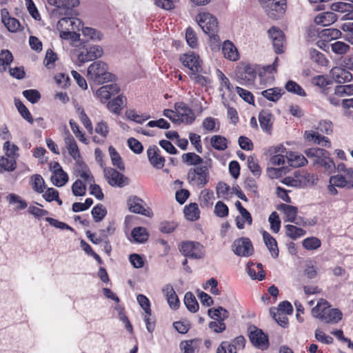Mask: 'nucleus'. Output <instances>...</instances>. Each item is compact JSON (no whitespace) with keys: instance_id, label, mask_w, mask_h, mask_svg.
I'll return each mask as SVG.
<instances>
[{"instance_id":"26","label":"nucleus","mask_w":353,"mask_h":353,"mask_svg":"<svg viewBox=\"0 0 353 353\" xmlns=\"http://www.w3.org/2000/svg\"><path fill=\"white\" fill-rule=\"evenodd\" d=\"M259 121L261 129L265 132L270 133L273 123V117L268 111H262L259 114Z\"/></svg>"},{"instance_id":"42","label":"nucleus","mask_w":353,"mask_h":353,"mask_svg":"<svg viewBox=\"0 0 353 353\" xmlns=\"http://www.w3.org/2000/svg\"><path fill=\"white\" fill-rule=\"evenodd\" d=\"M82 32L84 37H86L88 39L92 41H101L103 38V34L100 31H98L94 28L85 27L83 26L81 27Z\"/></svg>"},{"instance_id":"47","label":"nucleus","mask_w":353,"mask_h":353,"mask_svg":"<svg viewBox=\"0 0 353 353\" xmlns=\"http://www.w3.org/2000/svg\"><path fill=\"white\" fill-rule=\"evenodd\" d=\"M7 201H8L10 204H16L15 209L16 210H22L25 209L27 207V203L24 200H22L21 197L15 194H9L7 197Z\"/></svg>"},{"instance_id":"32","label":"nucleus","mask_w":353,"mask_h":353,"mask_svg":"<svg viewBox=\"0 0 353 353\" xmlns=\"http://www.w3.org/2000/svg\"><path fill=\"white\" fill-rule=\"evenodd\" d=\"M289 165L298 168L304 165L307 163L306 159L301 154L296 152H290L286 156Z\"/></svg>"},{"instance_id":"35","label":"nucleus","mask_w":353,"mask_h":353,"mask_svg":"<svg viewBox=\"0 0 353 353\" xmlns=\"http://www.w3.org/2000/svg\"><path fill=\"white\" fill-rule=\"evenodd\" d=\"M330 48L332 52L337 55L346 54L350 50V45L341 41H336L331 43Z\"/></svg>"},{"instance_id":"18","label":"nucleus","mask_w":353,"mask_h":353,"mask_svg":"<svg viewBox=\"0 0 353 353\" xmlns=\"http://www.w3.org/2000/svg\"><path fill=\"white\" fill-rule=\"evenodd\" d=\"M160 150L157 145H151L147 150V154L150 164L157 169H161L165 164V159L160 155Z\"/></svg>"},{"instance_id":"17","label":"nucleus","mask_w":353,"mask_h":353,"mask_svg":"<svg viewBox=\"0 0 353 353\" xmlns=\"http://www.w3.org/2000/svg\"><path fill=\"white\" fill-rule=\"evenodd\" d=\"M268 34L272 39L275 52L277 54L283 52L285 39L283 32L272 27L268 30Z\"/></svg>"},{"instance_id":"6","label":"nucleus","mask_w":353,"mask_h":353,"mask_svg":"<svg viewBox=\"0 0 353 353\" xmlns=\"http://www.w3.org/2000/svg\"><path fill=\"white\" fill-rule=\"evenodd\" d=\"M48 2L55 6L52 14L57 17L70 15L72 8L79 4V0H48Z\"/></svg>"},{"instance_id":"37","label":"nucleus","mask_w":353,"mask_h":353,"mask_svg":"<svg viewBox=\"0 0 353 353\" xmlns=\"http://www.w3.org/2000/svg\"><path fill=\"white\" fill-rule=\"evenodd\" d=\"M283 92L279 88H273L263 90L261 94L268 100L271 101H277L282 96Z\"/></svg>"},{"instance_id":"57","label":"nucleus","mask_w":353,"mask_h":353,"mask_svg":"<svg viewBox=\"0 0 353 353\" xmlns=\"http://www.w3.org/2000/svg\"><path fill=\"white\" fill-rule=\"evenodd\" d=\"M341 29L345 33L343 36L344 39L353 45V22L343 23Z\"/></svg>"},{"instance_id":"2","label":"nucleus","mask_w":353,"mask_h":353,"mask_svg":"<svg viewBox=\"0 0 353 353\" xmlns=\"http://www.w3.org/2000/svg\"><path fill=\"white\" fill-rule=\"evenodd\" d=\"M87 77L89 81L101 85L111 81L114 75L108 71V66L105 62L97 61L88 66Z\"/></svg>"},{"instance_id":"55","label":"nucleus","mask_w":353,"mask_h":353,"mask_svg":"<svg viewBox=\"0 0 353 353\" xmlns=\"http://www.w3.org/2000/svg\"><path fill=\"white\" fill-rule=\"evenodd\" d=\"M81 30V28H70L68 30L60 31V37L64 39H71L77 41L79 39L80 34H77L76 31Z\"/></svg>"},{"instance_id":"52","label":"nucleus","mask_w":353,"mask_h":353,"mask_svg":"<svg viewBox=\"0 0 353 353\" xmlns=\"http://www.w3.org/2000/svg\"><path fill=\"white\" fill-rule=\"evenodd\" d=\"M0 167L5 171H12L16 168V159L2 157L0 159Z\"/></svg>"},{"instance_id":"36","label":"nucleus","mask_w":353,"mask_h":353,"mask_svg":"<svg viewBox=\"0 0 353 353\" xmlns=\"http://www.w3.org/2000/svg\"><path fill=\"white\" fill-rule=\"evenodd\" d=\"M184 303L187 309L191 312H196L199 310V303L194 295L190 292H186L184 296Z\"/></svg>"},{"instance_id":"15","label":"nucleus","mask_w":353,"mask_h":353,"mask_svg":"<svg viewBox=\"0 0 353 353\" xmlns=\"http://www.w3.org/2000/svg\"><path fill=\"white\" fill-rule=\"evenodd\" d=\"M250 341L256 347L261 350H265L268 347V336L263 332V331L257 327L253 326L250 328Z\"/></svg>"},{"instance_id":"3","label":"nucleus","mask_w":353,"mask_h":353,"mask_svg":"<svg viewBox=\"0 0 353 353\" xmlns=\"http://www.w3.org/2000/svg\"><path fill=\"white\" fill-rule=\"evenodd\" d=\"M196 21L203 31L215 41H219L217 32L219 30L218 21L215 17L209 12L199 14L196 17Z\"/></svg>"},{"instance_id":"46","label":"nucleus","mask_w":353,"mask_h":353,"mask_svg":"<svg viewBox=\"0 0 353 353\" xmlns=\"http://www.w3.org/2000/svg\"><path fill=\"white\" fill-rule=\"evenodd\" d=\"M310 57L314 62L321 65H327L328 61L325 58V55L321 52L316 50V49H310L309 50Z\"/></svg>"},{"instance_id":"49","label":"nucleus","mask_w":353,"mask_h":353,"mask_svg":"<svg viewBox=\"0 0 353 353\" xmlns=\"http://www.w3.org/2000/svg\"><path fill=\"white\" fill-rule=\"evenodd\" d=\"M86 185L81 179H77L72 185V191L74 196H83L86 192Z\"/></svg>"},{"instance_id":"12","label":"nucleus","mask_w":353,"mask_h":353,"mask_svg":"<svg viewBox=\"0 0 353 353\" xmlns=\"http://www.w3.org/2000/svg\"><path fill=\"white\" fill-rule=\"evenodd\" d=\"M128 205L129 210L134 213L141 214L148 217L152 215V212L148 207H146L144 201L136 196H130L128 199Z\"/></svg>"},{"instance_id":"16","label":"nucleus","mask_w":353,"mask_h":353,"mask_svg":"<svg viewBox=\"0 0 353 353\" xmlns=\"http://www.w3.org/2000/svg\"><path fill=\"white\" fill-rule=\"evenodd\" d=\"M180 61L191 72H202L199 57L194 52L183 54L180 56Z\"/></svg>"},{"instance_id":"60","label":"nucleus","mask_w":353,"mask_h":353,"mask_svg":"<svg viewBox=\"0 0 353 353\" xmlns=\"http://www.w3.org/2000/svg\"><path fill=\"white\" fill-rule=\"evenodd\" d=\"M321 245V241L316 237H309L303 241V246L308 250H316Z\"/></svg>"},{"instance_id":"5","label":"nucleus","mask_w":353,"mask_h":353,"mask_svg":"<svg viewBox=\"0 0 353 353\" xmlns=\"http://www.w3.org/2000/svg\"><path fill=\"white\" fill-rule=\"evenodd\" d=\"M187 179L189 183L199 188H203L208 181V169L206 165H201L188 170Z\"/></svg>"},{"instance_id":"21","label":"nucleus","mask_w":353,"mask_h":353,"mask_svg":"<svg viewBox=\"0 0 353 353\" xmlns=\"http://www.w3.org/2000/svg\"><path fill=\"white\" fill-rule=\"evenodd\" d=\"M162 292L165 296L170 307L172 310H177L180 305V301L173 287L170 284H166L162 289Z\"/></svg>"},{"instance_id":"10","label":"nucleus","mask_w":353,"mask_h":353,"mask_svg":"<svg viewBox=\"0 0 353 353\" xmlns=\"http://www.w3.org/2000/svg\"><path fill=\"white\" fill-rule=\"evenodd\" d=\"M232 249L236 255L244 257L251 256L254 252L252 242L244 237L236 239L232 243Z\"/></svg>"},{"instance_id":"59","label":"nucleus","mask_w":353,"mask_h":353,"mask_svg":"<svg viewBox=\"0 0 353 353\" xmlns=\"http://www.w3.org/2000/svg\"><path fill=\"white\" fill-rule=\"evenodd\" d=\"M76 110L79 114V119L81 120V123L83 124L85 128L88 131H90V132L92 131V123H91L90 119L88 117V116L85 113L84 110L80 106H77Z\"/></svg>"},{"instance_id":"31","label":"nucleus","mask_w":353,"mask_h":353,"mask_svg":"<svg viewBox=\"0 0 353 353\" xmlns=\"http://www.w3.org/2000/svg\"><path fill=\"white\" fill-rule=\"evenodd\" d=\"M327 150L322 148H312L306 150L305 154L308 158L312 159L313 164L316 165L319 163L321 159L327 155Z\"/></svg>"},{"instance_id":"25","label":"nucleus","mask_w":353,"mask_h":353,"mask_svg":"<svg viewBox=\"0 0 353 353\" xmlns=\"http://www.w3.org/2000/svg\"><path fill=\"white\" fill-rule=\"evenodd\" d=\"M277 210L282 212L284 215L285 222H293L296 219L298 208L295 206L282 203L278 205Z\"/></svg>"},{"instance_id":"23","label":"nucleus","mask_w":353,"mask_h":353,"mask_svg":"<svg viewBox=\"0 0 353 353\" xmlns=\"http://www.w3.org/2000/svg\"><path fill=\"white\" fill-rule=\"evenodd\" d=\"M304 137L307 141L312 142L327 148H330L331 146V143L329 139L327 137L320 134L319 132L314 130L305 131L304 134Z\"/></svg>"},{"instance_id":"48","label":"nucleus","mask_w":353,"mask_h":353,"mask_svg":"<svg viewBox=\"0 0 353 353\" xmlns=\"http://www.w3.org/2000/svg\"><path fill=\"white\" fill-rule=\"evenodd\" d=\"M182 159L183 162L187 163L188 165H197L203 163V159L194 152H188L183 154Z\"/></svg>"},{"instance_id":"22","label":"nucleus","mask_w":353,"mask_h":353,"mask_svg":"<svg viewBox=\"0 0 353 353\" xmlns=\"http://www.w3.org/2000/svg\"><path fill=\"white\" fill-rule=\"evenodd\" d=\"M330 74L333 79L339 83L350 81L352 74L347 69L341 67H334L330 70Z\"/></svg>"},{"instance_id":"30","label":"nucleus","mask_w":353,"mask_h":353,"mask_svg":"<svg viewBox=\"0 0 353 353\" xmlns=\"http://www.w3.org/2000/svg\"><path fill=\"white\" fill-rule=\"evenodd\" d=\"M126 105V99L122 95L108 102L107 106L110 111L119 114L122 108Z\"/></svg>"},{"instance_id":"8","label":"nucleus","mask_w":353,"mask_h":353,"mask_svg":"<svg viewBox=\"0 0 353 353\" xmlns=\"http://www.w3.org/2000/svg\"><path fill=\"white\" fill-rule=\"evenodd\" d=\"M179 250L182 254L192 259H201L204 256L203 248L198 242L183 241L179 245Z\"/></svg>"},{"instance_id":"44","label":"nucleus","mask_w":353,"mask_h":353,"mask_svg":"<svg viewBox=\"0 0 353 353\" xmlns=\"http://www.w3.org/2000/svg\"><path fill=\"white\" fill-rule=\"evenodd\" d=\"M12 60V54L9 50H2L0 53V70L5 71L6 66L10 65Z\"/></svg>"},{"instance_id":"53","label":"nucleus","mask_w":353,"mask_h":353,"mask_svg":"<svg viewBox=\"0 0 353 353\" xmlns=\"http://www.w3.org/2000/svg\"><path fill=\"white\" fill-rule=\"evenodd\" d=\"M248 166L252 174L259 177L261 174V169L259 165L258 160L252 156L248 157Z\"/></svg>"},{"instance_id":"63","label":"nucleus","mask_w":353,"mask_h":353,"mask_svg":"<svg viewBox=\"0 0 353 353\" xmlns=\"http://www.w3.org/2000/svg\"><path fill=\"white\" fill-rule=\"evenodd\" d=\"M3 149L6 150V156L13 159H17L18 157L17 151L18 147L12 144L9 141H7L3 145Z\"/></svg>"},{"instance_id":"50","label":"nucleus","mask_w":353,"mask_h":353,"mask_svg":"<svg viewBox=\"0 0 353 353\" xmlns=\"http://www.w3.org/2000/svg\"><path fill=\"white\" fill-rule=\"evenodd\" d=\"M15 105L18 109V111L21 114V117L26 119L28 122L32 123L33 119L30 111L25 106V105L19 100H15Z\"/></svg>"},{"instance_id":"54","label":"nucleus","mask_w":353,"mask_h":353,"mask_svg":"<svg viewBox=\"0 0 353 353\" xmlns=\"http://www.w3.org/2000/svg\"><path fill=\"white\" fill-rule=\"evenodd\" d=\"M270 314L275 321L281 326L285 327L288 323L287 314L281 312H277L275 310L270 309Z\"/></svg>"},{"instance_id":"29","label":"nucleus","mask_w":353,"mask_h":353,"mask_svg":"<svg viewBox=\"0 0 353 353\" xmlns=\"http://www.w3.org/2000/svg\"><path fill=\"white\" fill-rule=\"evenodd\" d=\"M336 20V15L332 12H325L317 15L314 19V22L323 26H327L333 23Z\"/></svg>"},{"instance_id":"43","label":"nucleus","mask_w":353,"mask_h":353,"mask_svg":"<svg viewBox=\"0 0 353 353\" xmlns=\"http://www.w3.org/2000/svg\"><path fill=\"white\" fill-rule=\"evenodd\" d=\"M68 181V176L63 170L59 172L52 174L51 176V181L57 186L61 187L64 185Z\"/></svg>"},{"instance_id":"39","label":"nucleus","mask_w":353,"mask_h":353,"mask_svg":"<svg viewBox=\"0 0 353 353\" xmlns=\"http://www.w3.org/2000/svg\"><path fill=\"white\" fill-rule=\"evenodd\" d=\"M212 146L217 150H225L228 147V140L221 135H214L210 139Z\"/></svg>"},{"instance_id":"40","label":"nucleus","mask_w":353,"mask_h":353,"mask_svg":"<svg viewBox=\"0 0 353 353\" xmlns=\"http://www.w3.org/2000/svg\"><path fill=\"white\" fill-rule=\"evenodd\" d=\"M108 151L112 165L114 166H116L120 170H124V164L122 161V159L119 154L117 152L115 148L113 146H110L108 148Z\"/></svg>"},{"instance_id":"62","label":"nucleus","mask_w":353,"mask_h":353,"mask_svg":"<svg viewBox=\"0 0 353 353\" xmlns=\"http://www.w3.org/2000/svg\"><path fill=\"white\" fill-rule=\"evenodd\" d=\"M318 165L323 167L326 170H327L330 172H332L336 168L334 161L329 157L328 152H327V155H325V157L321 159L320 161H319Z\"/></svg>"},{"instance_id":"14","label":"nucleus","mask_w":353,"mask_h":353,"mask_svg":"<svg viewBox=\"0 0 353 353\" xmlns=\"http://www.w3.org/2000/svg\"><path fill=\"white\" fill-rule=\"evenodd\" d=\"M104 176L112 186L123 187L128 184V178L112 168H103Z\"/></svg>"},{"instance_id":"38","label":"nucleus","mask_w":353,"mask_h":353,"mask_svg":"<svg viewBox=\"0 0 353 353\" xmlns=\"http://www.w3.org/2000/svg\"><path fill=\"white\" fill-rule=\"evenodd\" d=\"M131 234L134 241L138 243H144L148 238L146 229L143 227L134 228L132 230Z\"/></svg>"},{"instance_id":"11","label":"nucleus","mask_w":353,"mask_h":353,"mask_svg":"<svg viewBox=\"0 0 353 353\" xmlns=\"http://www.w3.org/2000/svg\"><path fill=\"white\" fill-rule=\"evenodd\" d=\"M174 108L176 117V119H174V123L183 122L190 123L194 120V114L192 110L184 103H176Z\"/></svg>"},{"instance_id":"13","label":"nucleus","mask_w":353,"mask_h":353,"mask_svg":"<svg viewBox=\"0 0 353 353\" xmlns=\"http://www.w3.org/2000/svg\"><path fill=\"white\" fill-rule=\"evenodd\" d=\"M330 183L341 188H352L353 187V170L350 169L345 174L342 173L332 176Z\"/></svg>"},{"instance_id":"9","label":"nucleus","mask_w":353,"mask_h":353,"mask_svg":"<svg viewBox=\"0 0 353 353\" xmlns=\"http://www.w3.org/2000/svg\"><path fill=\"white\" fill-rule=\"evenodd\" d=\"M235 76L240 84L252 85L256 77V71L250 65H242L237 67Z\"/></svg>"},{"instance_id":"34","label":"nucleus","mask_w":353,"mask_h":353,"mask_svg":"<svg viewBox=\"0 0 353 353\" xmlns=\"http://www.w3.org/2000/svg\"><path fill=\"white\" fill-rule=\"evenodd\" d=\"M208 312L210 318L214 319L216 321H223L229 317L228 311L222 307L210 308Z\"/></svg>"},{"instance_id":"61","label":"nucleus","mask_w":353,"mask_h":353,"mask_svg":"<svg viewBox=\"0 0 353 353\" xmlns=\"http://www.w3.org/2000/svg\"><path fill=\"white\" fill-rule=\"evenodd\" d=\"M107 213L106 209L103 205H97L92 210V215L96 222L101 221Z\"/></svg>"},{"instance_id":"1","label":"nucleus","mask_w":353,"mask_h":353,"mask_svg":"<svg viewBox=\"0 0 353 353\" xmlns=\"http://www.w3.org/2000/svg\"><path fill=\"white\" fill-rule=\"evenodd\" d=\"M312 314L325 323L335 324L342 319V312L339 309L332 308L323 299H319L316 305L312 309Z\"/></svg>"},{"instance_id":"27","label":"nucleus","mask_w":353,"mask_h":353,"mask_svg":"<svg viewBox=\"0 0 353 353\" xmlns=\"http://www.w3.org/2000/svg\"><path fill=\"white\" fill-rule=\"evenodd\" d=\"M222 52L225 58L230 61H236L239 59V52L235 46L230 41H225L222 46Z\"/></svg>"},{"instance_id":"56","label":"nucleus","mask_w":353,"mask_h":353,"mask_svg":"<svg viewBox=\"0 0 353 353\" xmlns=\"http://www.w3.org/2000/svg\"><path fill=\"white\" fill-rule=\"evenodd\" d=\"M81 30V28H70L68 30L60 31V37L64 39H71L77 41L79 39L80 34H77L76 31Z\"/></svg>"},{"instance_id":"20","label":"nucleus","mask_w":353,"mask_h":353,"mask_svg":"<svg viewBox=\"0 0 353 353\" xmlns=\"http://www.w3.org/2000/svg\"><path fill=\"white\" fill-rule=\"evenodd\" d=\"M119 92V86L113 83L99 88L96 92V95L101 102L105 103L111 96L117 94Z\"/></svg>"},{"instance_id":"4","label":"nucleus","mask_w":353,"mask_h":353,"mask_svg":"<svg viewBox=\"0 0 353 353\" xmlns=\"http://www.w3.org/2000/svg\"><path fill=\"white\" fill-rule=\"evenodd\" d=\"M77 60L83 63L99 59L103 54V48L98 45H83L75 50Z\"/></svg>"},{"instance_id":"7","label":"nucleus","mask_w":353,"mask_h":353,"mask_svg":"<svg viewBox=\"0 0 353 353\" xmlns=\"http://www.w3.org/2000/svg\"><path fill=\"white\" fill-rule=\"evenodd\" d=\"M267 14L272 19L281 17L285 12V0H259Z\"/></svg>"},{"instance_id":"64","label":"nucleus","mask_w":353,"mask_h":353,"mask_svg":"<svg viewBox=\"0 0 353 353\" xmlns=\"http://www.w3.org/2000/svg\"><path fill=\"white\" fill-rule=\"evenodd\" d=\"M268 221L270 224L271 230L274 232L277 233L279 231L281 227V221L279 219V216L277 212H272L269 216Z\"/></svg>"},{"instance_id":"58","label":"nucleus","mask_w":353,"mask_h":353,"mask_svg":"<svg viewBox=\"0 0 353 353\" xmlns=\"http://www.w3.org/2000/svg\"><path fill=\"white\" fill-rule=\"evenodd\" d=\"M319 268L313 261H307L305 264L304 274L307 278L312 279L317 276Z\"/></svg>"},{"instance_id":"24","label":"nucleus","mask_w":353,"mask_h":353,"mask_svg":"<svg viewBox=\"0 0 353 353\" xmlns=\"http://www.w3.org/2000/svg\"><path fill=\"white\" fill-rule=\"evenodd\" d=\"M81 26L82 23L79 19L68 16H64L57 23V28L59 31L68 30L70 28H81Z\"/></svg>"},{"instance_id":"33","label":"nucleus","mask_w":353,"mask_h":353,"mask_svg":"<svg viewBox=\"0 0 353 353\" xmlns=\"http://www.w3.org/2000/svg\"><path fill=\"white\" fill-rule=\"evenodd\" d=\"M185 218L191 221L197 220L199 218L200 210L196 203H192L184 208Z\"/></svg>"},{"instance_id":"19","label":"nucleus","mask_w":353,"mask_h":353,"mask_svg":"<svg viewBox=\"0 0 353 353\" xmlns=\"http://www.w3.org/2000/svg\"><path fill=\"white\" fill-rule=\"evenodd\" d=\"M63 136L65 145L68 151L69 154L73 158L74 160H78L79 159H81V155L77 144L74 137L70 134V132L66 128Z\"/></svg>"},{"instance_id":"28","label":"nucleus","mask_w":353,"mask_h":353,"mask_svg":"<svg viewBox=\"0 0 353 353\" xmlns=\"http://www.w3.org/2000/svg\"><path fill=\"white\" fill-rule=\"evenodd\" d=\"M263 239L271 255L276 258L279 256V248L276 239L265 231L263 232Z\"/></svg>"},{"instance_id":"41","label":"nucleus","mask_w":353,"mask_h":353,"mask_svg":"<svg viewBox=\"0 0 353 353\" xmlns=\"http://www.w3.org/2000/svg\"><path fill=\"white\" fill-rule=\"evenodd\" d=\"M286 235L290 239L295 240L297 238L304 236L306 234L305 230L297 228L293 225H286Z\"/></svg>"},{"instance_id":"45","label":"nucleus","mask_w":353,"mask_h":353,"mask_svg":"<svg viewBox=\"0 0 353 353\" xmlns=\"http://www.w3.org/2000/svg\"><path fill=\"white\" fill-rule=\"evenodd\" d=\"M214 199V192L209 190H203L201 192L199 200L201 205L203 206H209L212 205Z\"/></svg>"},{"instance_id":"51","label":"nucleus","mask_w":353,"mask_h":353,"mask_svg":"<svg viewBox=\"0 0 353 353\" xmlns=\"http://www.w3.org/2000/svg\"><path fill=\"white\" fill-rule=\"evenodd\" d=\"M285 88L289 92L296 94L301 97L305 96V92L303 89L298 83L293 81H288L286 83Z\"/></svg>"}]
</instances>
